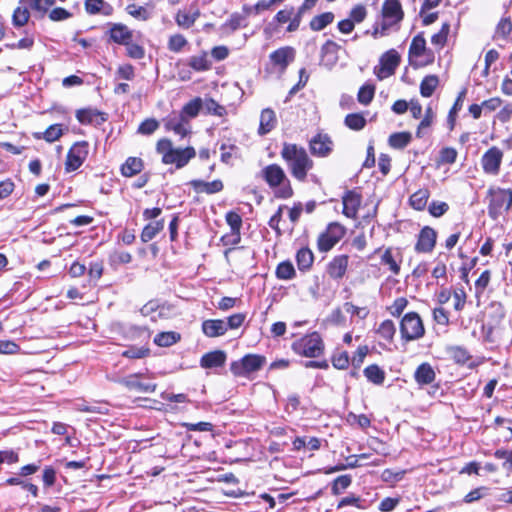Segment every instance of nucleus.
I'll return each instance as SVG.
<instances>
[{"label":"nucleus","mask_w":512,"mask_h":512,"mask_svg":"<svg viewBox=\"0 0 512 512\" xmlns=\"http://www.w3.org/2000/svg\"><path fill=\"white\" fill-rule=\"evenodd\" d=\"M426 48V40L422 34L416 35L410 45V56L420 57L424 54Z\"/></svg>","instance_id":"nucleus-44"},{"label":"nucleus","mask_w":512,"mask_h":512,"mask_svg":"<svg viewBox=\"0 0 512 512\" xmlns=\"http://www.w3.org/2000/svg\"><path fill=\"white\" fill-rule=\"evenodd\" d=\"M375 87L373 85H363L358 92L357 99L359 103L368 105L374 97Z\"/></svg>","instance_id":"nucleus-51"},{"label":"nucleus","mask_w":512,"mask_h":512,"mask_svg":"<svg viewBox=\"0 0 512 512\" xmlns=\"http://www.w3.org/2000/svg\"><path fill=\"white\" fill-rule=\"evenodd\" d=\"M261 176L274 189L275 196L282 199L290 198L293 195V189L283 168L278 164H270L261 170Z\"/></svg>","instance_id":"nucleus-2"},{"label":"nucleus","mask_w":512,"mask_h":512,"mask_svg":"<svg viewBox=\"0 0 512 512\" xmlns=\"http://www.w3.org/2000/svg\"><path fill=\"white\" fill-rule=\"evenodd\" d=\"M293 351L301 356L316 358L324 349L323 341L317 332L308 334L292 344Z\"/></svg>","instance_id":"nucleus-4"},{"label":"nucleus","mask_w":512,"mask_h":512,"mask_svg":"<svg viewBox=\"0 0 512 512\" xmlns=\"http://www.w3.org/2000/svg\"><path fill=\"white\" fill-rule=\"evenodd\" d=\"M126 46L127 55L133 59H141L144 57V49L142 46L132 43V41H129Z\"/></svg>","instance_id":"nucleus-63"},{"label":"nucleus","mask_w":512,"mask_h":512,"mask_svg":"<svg viewBox=\"0 0 512 512\" xmlns=\"http://www.w3.org/2000/svg\"><path fill=\"white\" fill-rule=\"evenodd\" d=\"M187 44V40L181 34L172 35L169 38L168 48L173 52H179Z\"/></svg>","instance_id":"nucleus-58"},{"label":"nucleus","mask_w":512,"mask_h":512,"mask_svg":"<svg viewBox=\"0 0 512 512\" xmlns=\"http://www.w3.org/2000/svg\"><path fill=\"white\" fill-rule=\"evenodd\" d=\"M245 21V16L239 13L231 14L230 18L223 25L224 28H228L231 32L236 31L239 27L242 26V23Z\"/></svg>","instance_id":"nucleus-57"},{"label":"nucleus","mask_w":512,"mask_h":512,"mask_svg":"<svg viewBox=\"0 0 512 512\" xmlns=\"http://www.w3.org/2000/svg\"><path fill=\"white\" fill-rule=\"evenodd\" d=\"M226 221L231 228L232 234L240 239V229L242 226V219L236 212L230 211L226 214Z\"/></svg>","instance_id":"nucleus-46"},{"label":"nucleus","mask_w":512,"mask_h":512,"mask_svg":"<svg viewBox=\"0 0 512 512\" xmlns=\"http://www.w3.org/2000/svg\"><path fill=\"white\" fill-rule=\"evenodd\" d=\"M408 305V300L405 297H399L394 300L393 304L388 308L391 315L399 317Z\"/></svg>","instance_id":"nucleus-59"},{"label":"nucleus","mask_w":512,"mask_h":512,"mask_svg":"<svg viewBox=\"0 0 512 512\" xmlns=\"http://www.w3.org/2000/svg\"><path fill=\"white\" fill-rule=\"evenodd\" d=\"M450 354L454 361L458 364H465L471 358L468 351L460 346L452 347L450 349Z\"/></svg>","instance_id":"nucleus-53"},{"label":"nucleus","mask_w":512,"mask_h":512,"mask_svg":"<svg viewBox=\"0 0 512 512\" xmlns=\"http://www.w3.org/2000/svg\"><path fill=\"white\" fill-rule=\"evenodd\" d=\"M164 227L163 220L155 221L147 224L141 233L142 242L151 241Z\"/></svg>","instance_id":"nucleus-39"},{"label":"nucleus","mask_w":512,"mask_h":512,"mask_svg":"<svg viewBox=\"0 0 512 512\" xmlns=\"http://www.w3.org/2000/svg\"><path fill=\"white\" fill-rule=\"evenodd\" d=\"M488 196V214L492 219H496L512 206V190L510 189L491 188L488 191Z\"/></svg>","instance_id":"nucleus-3"},{"label":"nucleus","mask_w":512,"mask_h":512,"mask_svg":"<svg viewBox=\"0 0 512 512\" xmlns=\"http://www.w3.org/2000/svg\"><path fill=\"white\" fill-rule=\"evenodd\" d=\"M411 139L410 132H398L389 136L388 143L394 149H403L410 143Z\"/></svg>","instance_id":"nucleus-36"},{"label":"nucleus","mask_w":512,"mask_h":512,"mask_svg":"<svg viewBox=\"0 0 512 512\" xmlns=\"http://www.w3.org/2000/svg\"><path fill=\"white\" fill-rule=\"evenodd\" d=\"M195 154L196 152L193 147H186L184 149L174 148L173 151L162 157V161L165 164H175L177 168H182L190 159L195 157Z\"/></svg>","instance_id":"nucleus-11"},{"label":"nucleus","mask_w":512,"mask_h":512,"mask_svg":"<svg viewBox=\"0 0 512 512\" xmlns=\"http://www.w3.org/2000/svg\"><path fill=\"white\" fill-rule=\"evenodd\" d=\"M395 332H396V328H395L393 321H391V320L383 321L377 330V333L382 338H384L385 340H388V341L393 340Z\"/></svg>","instance_id":"nucleus-49"},{"label":"nucleus","mask_w":512,"mask_h":512,"mask_svg":"<svg viewBox=\"0 0 512 512\" xmlns=\"http://www.w3.org/2000/svg\"><path fill=\"white\" fill-rule=\"evenodd\" d=\"M107 33L109 35V39L119 45H126L129 41H132L133 38L132 31L122 23L111 24Z\"/></svg>","instance_id":"nucleus-16"},{"label":"nucleus","mask_w":512,"mask_h":512,"mask_svg":"<svg viewBox=\"0 0 512 512\" xmlns=\"http://www.w3.org/2000/svg\"><path fill=\"white\" fill-rule=\"evenodd\" d=\"M77 120L82 124H100L106 121L105 114L96 109H81L76 113Z\"/></svg>","instance_id":"nucleus-22"},{"label":"nucleus","mask_w":512,"mask_h":512,"mask_svg":"<svg viewBox=\"0 0 512 512\" xmlns=\"http://www.w3.org/2000/svg\"><path fill=\"white\" fill-rule=\"evenodd\" d=\"M352 482V478L350 475H341L338 476L332 484V493L334 495H339L343 490L347 489Z\"/></svg>","instance_id":"nucleus-50"},{"label":"nucleus","mask_w":512,"mask_h":512,"mask_svg":"<svg viewBox=\"0 0 512 512\" xmlns=\"http://www.w3.org/2000/svg\"><path fill=\"white\" fill-rule=\"evenodd\" d=\"M143 161L138 157H129L121 166V173L125 177H133L139 174L143 169Z\"/></svg>","instance_id":"nucleus-31"},{"label":"nucleus","mask_w":512,"mask_h":512,"mask_svg":"<svg viewBox=\"0 0 512 512\" xmlns=\"http://www.w3.org/2000/svg\"><path fill=\"white\" fill-rule=\"evenodd\" d=\"M270 59L273 64L285 68L294 59V50L291 47L280 48L271 53Z\"/></svg>","instance_id":"nucleus-28"},{"label":"nucleus","mask_w":512,"mask_h":512,"mask_svg":"<svg viewBox=\"0 0 512 512\" xmlns=\"http://www.w3.org/2000/svg\"><path fill=\"white\" fill-rule=\"evenodd\" d=\"M466 93H467V90H466V89H463V90L459 93V95H458V97H457V99H456V101H455V103H454L453 107L451 108V110H450V112H449V115H448V122H449V124H450V129H451V130L454 128V125H455V117H456V114H457V112H458V111H460V110H461V108H462V106H463V102H464V98H465V96H466Z\"/></svg>","instance_id":"nucleus-45"},{"label":"nucleus","mask_w":512,"mask_h":512,"mask_svg":"<svg viewBox=\"0 0 512 512\" xmlns=\"http://www.w3.org/2000/svg\"><path fill=\"white\" fill-rule=\"evenodd\" d=\"M126 10L129 15L141 21H146L151 17V12H149L145 7L138 6L136 4L128 5Z\"/></svg>","instance_id":"nucleus-47"},{"label":"nucleus","mask_w":512,"mask_h":512,"mask_svg":"<svg viewBox=\"0 0 512 512\" xmlns=\"http://www.w3.org/2000/svg\"><path fill=\"white\" fill-rule=\"evenodd\" d=\"M402 257L400 254H394L392 248H387L381 256V264L388 266L392 274L400 273V263Z\"/></svg>","instance_id":"nucleus-26"},{"label":"nucleus","mask_w":512,"mask_h":512,"mask_svg":"<svg viewBox=\"0 0 512 512\" xmlns=\"http://www.w3.org/2000/svg\"><path fill=\"white\" fill-rule=\"evenodd\" d=\"M135 76L134 68L130 64H124L118 67L116 77L118 79L132 80Z\"/></svg>","instance_id":"nucleus-64"},{"label":"nucleus","mask_w":512,"mask_h":512,"mask_svg":"<svg viewBox=\"0 0 512 512\" xmlns=\"http://www.w3.org/2000/svg\"><path fill=\"white\" fill-rule=\"evenodd\" d=\"M439 84V79L436 75H428L424 77L420 84V93L423 97H430L434 93Z\"/></svg>","instance_id":"nucleus-40"},{"label":"nucleus","mask_w":512,"mask_h":512,"mask_svg":"<svg viewBox=\"0 0 512 512\" xmlns=\"http://www.w3.org/2000/svg\"><path fill=\"white\" fill-rule=\"evenodd\" d=\"M310 151L318 157L328 156L333 147L331 138L326 134H317L309 142Z\"/></svg>","instance_id":"nucleus-14"},{"label":"nucleus","mask_w":512,"mask_h":512,"mask_svg":"<svg viewBox=\"0 0 512 512\" xmlns=\"http://www.w3.org/2000/svg\"><path fill=\"white\" fill-rule=\"evenodd\" d=\"M296 275L293 264L290 261H284L278 264L276 268V276L281 280H290Z\"/></svg>","instance_id":"nucleus-43"},{"label":"nucleus","mask_w":512,"mask_h":512,"mask_svg":"<svg viewBox=\"0 0 512 512\" xmlns=\"http://www.w3.org/2000/svg\"><path fill=\"white\" fill-rule=\"evenodd\" d=\"M429 197H430L429 190L426 188H422V189L417 190L415 193H413L410 196L409 201H410L411 206L414 209L421 211L426 207Z\"/></svg>","instance_id":"nucleus-34"},{"label":"nucleus","mask_w":512,"mask_h":512,"mask_svg":"<svg viewBox=\"0 0 512 512\" xmlns=\"http://www.w3.org/2000/svg\"><path fill=\"white\" fill-rule=\"evenodd\" d=\"M196 193L214 194L223 190L221 180L206 182L203 180H192L189 183Z\"/></svg>","instance_id":"nucleus-21"},{"label":"nucleus","mask_w":512,"mask_h":512,"mask_svg":"<svg viewBox=\"0 0 512 512\" xmlns=\"http://www.w3.org/2000/svg\"><path fill=\"white\" fill-rule=\"evenodd\" d=\"M180 340V334L176 332H162L155 336L154 343L160 347H169Z\"/></svg>","instance_id":"nucleus-41"},{"label":"nucleus","mask_w":512,"mask_h":512,"mask_svg":"<svg viewBox=\"0 0 512 512\" xmlns=\"http://www.w3.org/2000/svg\"><path fill=\"white\" fill-rule=\"evenodd\" d=\"M342 202L343 214L348 218L355 219L361 205V195L353 190L347 191L342 197Z\"/></svg>","instance_id":"nucleus-15"},{"label":"nucleus","mask_w":512,"mask_h":512,"mask_svg":"<svg viewBox=\"0 0 512 512\" xmlns=\"http://www.w3.org/2000/svg\"><path fill=\"white\" fill-rule=\"evenodd\" d=\"M265 357L257 354H248L239 361L231 364L230 370L235 376H245L258 371L265 364Z\"/></svg>","instance_id":"nucleus-7"},{"label":"nucleus","mask_w":512,"mask_h":512,"mask_svg":"<svg viewBox=\"0 0 512 512\" xmlns=\"http://www.w3.org/2000/svg\"><path fill=\"white\" fill-rule=\"evenodd\" d=\"M494 457L503 460L502 468L507 472V474L512 472V451L497 449L494 452Z\"/></svg>","instance_id":"nucleus-48"},{"label":"nucleus","mask_w":512,"mask_h":512,"mask_svg":"<svg viewBox=\"0 0 512 512\" xmlns=\"http://www.w3.org/2000/svg\"><path fill=\"white\" fill-rule=\"evenodd\" d=\"M334 20V14L332 12H325L320 15L314 16L310 21V28L313 31H321Z\"/></svg>","instance_id":"nucleus-35"},{"label":"nucleus","mask_w":512,"mask_h":512,"mask_svg":"<svg viewBox=\"0 0 512 512\" xmlns=\"http://www.w3.org/2000/svg\"><path fill=\"white\" fill-rule=\"evenodd\" d=\"M276 123L277 119L275 112L270 108L263 109L260 115L258 133L260 135H266L275 128Z\"/></svg>","instance_id":"nucleus-24"},{"label":"nucleus","mask_w":512,"mask_h":512,"mask_svg":"<svg viewBox=\"0 0 512 512\" xmlns=\"http://www.w3.org/2000/svg\"><path fill=\"white\" fill-rule=\"evenodd\" d=\"M85 9L89 14L102 12L104 15H110L112 12V7L105 3L104 0H86Z\"/></svg>","instance_id":"nucleus-33"},{"label":"nucleus","mask_w":512,"mask_h":512,"mask_svg":"<svg viewBox=\"0 0 512 512\" xmlns=\"http://www.w3.org/2000/svg\"><path fill=\"white\" fill-rule=\"evenodd\" d=\"M449 209V206L446 202H442V201H433L431 202V204L429 205V213L433 216V217H441L442 215H444Z\"/></svg>","instance_id":"nucleus-60"},{"label":"nucleus","mask_w":512,"mask_h":512,"mask_svg":"<svg viewBox=\"0 0 512 512\" xmlns=\"http://www.w3.org/2000/svg\"><path fill=\"white\" fill-rule=\"evenodd\" d=\"M188 65L197 72L207 71L211 68L212 62L208 58V54L202 51L199 55H193L188 59Z\"/></svg>","instance_id":"nucleus-30"},{"label":"nucleus","mask_w":512,"mask_h":512,"mask_svg":"<svg viewBox=\"0 0 512 512\" xmlns=\"http://www.w3.org/2000/svg\"><path fill=\"white\" fill-rule=\"evenodd\" d=\"M436 239L437 232L433 228L425 226L419 233L415 250L420 253L431 252L436 245Z\"/></svg>","instance_id":"nucleus-13"},{"label":"nucleus","mask_w":512,"mask_h":512,"mask_svg":"<svg viewBox=\"0 0 512 512\" xmlns=\"http://www.w3.org/2000/svg\"><path fill=\"white\" fill-rule=\"evenodd\" d=\"M141 376H142V374H140V373L131 374L127 377H124V378L118 380V383L124 385L125 387H127L130 390H136V391L142 392V393L154 392L157 385L153 384V383L145 384V383L138 381V378Z\"/></svg>","instance_id":"nucleus-17"},{"label":"nucleus","mask_w":512,"mask_h":512,"mask_svg":"<svg viewBox=\"0 0 512 512\" xmlns=\"http://www.w3.org/2000/svg\"><path fill=\"white\" fill-rule=\"evenodd\" d=\"M450 25L448 23H444L440 29V31L434 34L431 38L432 44L443 47L446 43L447 36L449 33Z\"/></svg>","instance_id":"nucleus-55"},{"label":"nucleus","mask_w":512,"mask_h":512,"mask_svg":"<svg viewBox=\"0 0 512 512\" xmlns=\"http://www.w3.org/2000/svg\"><path fill=\"white\" fill-rule=\"evenodd\" d=\"M30 17V13L27 7H17L13 13V24L18 27H22L27 24Z\"/></svg>","instance_id":"nucleus-52"},{"label":"nucleus","mask_w":512,"mask_h":512,"mask_svg":"<svg viewBox=\"0 0 512 512\" xmlns=\"http://www.w3.org/2000/svg\"><path fill=\"white\" fill-rule=\"evenodd\" d=\"M88 155V145L86 142L74 144L67 154L65 170L72 172L77 170L85 161Z\"/></svg>","instance_id":"nucleus-9"},{"label":"nucleus","mask_w":512,"mask_h":512,"mask_svg":"<svg viewBox=\"0 0 512 512\" xmlns=\"http://www.w3.org/2000/svg\"><path fill=\"white\" fill-rule=\"evenodd\" d=\"M199 17V9L191 8L189 11H178L175 20L180 27L188 29L194 25Z\"/></svg>","instance_id":"nucleus-27"},{"label":"nucleus","mask_w":512,"mask_h":512,"mask_svg":"<svg viewBox=\"0 0 512 512\" xmlns=\"http://www.w3.org/2000/svg\"><path fill=\"white\" fill-rule=\"evenodd\" d=\"M203 333L210 338L224 335L227 332V326L223 320H205L202 323Z\"/></svg>","instance_id":"nucleus-25"},{"label":"nucleus","mask_w":512,"mask_h":512,"mask_svg":"<svg viewBox=\"0 0 512 512\" xmlns=\"http://www.w3.org/2000/svg\"><path fill=\"white\" fill-rule=\"evenodd\" d=\"M296 262L300 271H307L314 262L313 252L309 248H301L296 254Z\"/></svg>","instance_id":"nucleus-32"},{"label":"nucleus","mask_w":512,"mask_h":512,"mask_svg":"<svg viewBox=\"0 0 512 512\" xmlns=\"http://www.w3.org/2000/svg\"><path fill=\"white\" fill-rule=\"evenodd\" d=\"M202 107V101L200 98H195L188 102L184 107L182 108L181 112L178 113V116H182L183 119H188V121L191 118H194L198 115L200 109Z\"/></svg>","instance_id":"nucleus-37"},{"label":"nucleus","mask_w":512,"mask_h":512,"mask_svg":"<svg viewBox=\"0 0 512 512\" xmlns=\"http://www.w3.org/2000/svg\"><path fill=\"white\" fill-rule=\"evenodd\" d=\"M340 46L332 40L326 41L321 47L320 63L325 67H332L338 60Z\"/></svg>","instance_id":"nucleus-18"},{"label":"nucleus","mask_w":512,"mask_h":512,"mask_svg":"<svg viewBox=\"0 0 512 512\" xmlns=\"http://www.w3.org/2000/svg\"><path fill=\"white\" fill-rule=\"evenodd\" d=\"M346 229L338 222L330 223L326 230L322 232L317 240V246L320 252L330 251L345 235Z\"/></svg>","instance_id":"nucleus-6"},{"label":"nucleus","mask_w":512,"mask_h":512,"mask_svg":"<svg viewBox=\"0 0 512 512\" xmlns=\"http://www.w3.org/2000/svg\"><path fill=\"white\" fill-rule=\"evenodd\" d=\"M365 377L375 385H381L385 380V372L378 365H369L364 369Z\"/></svg>","instance_id":"nucleus-38"},{"label":"nucleus","mask_w":512,"mask_h":512,"mask_svg":"<svg viewBox=\"0 0 512 512\" xmlns=\"http://www.w3.org/2000/svg\"><path fill=\"white\" fill-rule=\"evenodd\" d=\"M345 125L355 131L362 130L366 125V119L360 113H351L345 117Z\"/></svg>","instance_id":"nucleus-42"},{"label":"nucleus","mask_w":512,"mask_h":512,"mask_svg":"<svg viewBox=\"0 0 512 512\" xmlns=\"http://www.w3.org/2000/svg\"><path fill=\"white\" fill-rule=\"evenodd\" d=\"M63 134V129L60 124H53L49 126L43 133V138L48 142L58 140Z\"/></svg>","instance_id":"nucleus-54"},{"label":"nucleus","mask_w":512,"mask_h":512,"mask_svg":"<svg viewBox=\"0 0 512 512\" xmlns=\"http://www.w3.org/2000/svg\"><path fill=\"white\" fill-rule=\"evenodd\" d=\"M349 258L347 255L334 257L327 266V273L333 279H341L347 270Z\"/></svg>","instance_id":"nucleus-19"},{"label":"nucleus","mask_w":512,"mask_h":512,"mask_svg":"<svg viewBox=\"0 0 512 512\" xmlns=\"http://www.w3.org/2000/svg\"><path fill=\"white\" fill-rule=\"evenodd\" d=\"M400 333L405 341H414L422 338L425 328L422 319L416 312H409L404 315L400 322Z\"/></svg>","instance_id":"nucleus-5"},{"label":"nucleus","mask_w":512,"mask_h":512,"mask_svg":"<svg viewBox=\"0 0 512 512\" xmlns=\"http://www.w3.org/2000/svg\"><path fill=\"white\" fill-rule=\"evenodd\" d=\"M457 155L456 149L445 147L440 151L439 162L443 164H453L456 161Z\"/></svg>","instance_id":"nucleus-56"},{"label":"nucleus","mask_w":512,"mask_h":512,"mask_svg":"<svg viewBox=\"0 0 512 512\" xmlns=\"http://www.w3.org/2000/svg\"><path fill=\"white\" fill-rule=\"evenodd\" d=\"M400 63V55L394 49L385 52L380 58V68L375 70L379 79L387 78L395 73Z\"/></svg>","instance_id":"nucleus-10"},{"label":"nucleus","mask_w":512,"mask_h":512,"mask_svg":"<svg viewBox=\"0 0 512 512\" xmlns=\"http://www.w3.org/2000/svg\"><path fill=\"white\" fill-rule=\"evenodd\" d=\"M503 159V152L496 146L489 148L481 158L483 171L489 175H497Z\"/></svg>","instance_id":"nucleus-8"},{"label":"nucleus","mask_w":512,"mask_h":512,"mask_svg":"<svg viewBox=\"0 0 512 512\" xmlns=\"http://www.w3.org/2000/svg\"><path fill=\"white\" fill-rule=\"evenodd\" d=\"M414 377L418 384L428 385L435 380V372L430 364L422 363L416 369Z\"/></svg>","instance_id":"nucleus-29"},{"label":"nucleus","mask_w":512,"mask_h":512,"mask_svg":"<svg viewBox=\"0 0 512 512\" xmlns=\"http://www.w3.org/2000/svg\"><path fill=\"white\" fill-rule=\"evenodd\" d=\"M281 157L287 163L292 176L299 181H305L308 172L313 168V161L306 150L296 144L284 143Z\"/></svg>","instance_id":"nucleus-1"},{"label":"nucleus","mask_w":512,"mask_h":512,"mask_svg":"<svg viewBox=\"0 0 512 512\" xmlns=\"http://www.w3.org/2000/svg\"><path fill=\"white\" fill-rule=\"evenodd\" d=\"M403 10L399 0H385L382 7V22H389L390 27L403 19Z\"/></svg>","instance_id":"nucleus-12"},{"label":"nucleus","mask_w":512,"mask_h":512,"mask_svg":"<svg viewBox=\"0 0 512 512\" xmlns=\"http://www.w3.org/2000/svg\"><path fill=\"white\" fill-rule=\"evenodd\" d=\"M165 126L168 130L173 131L181 137H184L189 133L188 119H183L182 116H178L176 113L169 116Z\"/></svg>","instance_id":"nucleus-20"},{"label":"nucleus","mask_w":512,"mask_h":512,"mask_svg":"<svg viewBox=\"0 0 512 512\" xmlns=\"http://www.w3.org/2000/svg\"><path fill=\"white\" fill-rule=\"evenodd\" d=\"M225 361V352L221 350H216L204 354L200 360V365L203 368H217L223 366Z\"/></svg>","instance_id":"nucleus-23"},{"label":"nucleus","mask_w":512,"mask_h":512,"mask_svg":"<svg viewBox=\"0 0 512 512\" xmlns=\"http://www.w3.org/2000/svg\"><path fill=\"white\" fill-rule=\"evenodd\" d=\"M149 349L144 347H130L122 353V356L131 359H140L148 356Z\"/></svg>","instance_id":"nucleus-61"},{"label":"nucleus","mask_w":512,"mask_h":512,"mask_svg":"<svg viewBox=\"0 0 512 512\" xmlns=\"http://www.w3.org/2000/svg\"><path fill=\"white\" fill-rule=\"evenodd\" d=\"M158 127L159 123L155 119H146L140 124L138 132L143 135H151Z\"/></svg>","instance_id":"nucleus-62"}]
</instances>
